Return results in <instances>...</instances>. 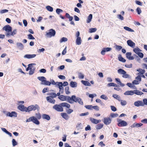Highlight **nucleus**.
Returning a JSON list of instances; mask_svg holds the SVG:
<instances>
[{"instance_id":"2f4dec72","label":"nucleus","mask_w":147,"mask_h":147,"mask_svg":"<svg viewBox=\"0 0 147 147\" xmlns=\"http://www.w3.org/2000/svg\"><path fill=\"white\" fill-rule=\"evenodd\" d=\"M113 96L114 98L117 99L119 101L120 100H121V98L119 96L117 95L116 94H113Z\"/></svg>"},{"instance_id":"423d86ee","label":"nucleus","mask_w":147,"mask_h":147,"mask_svg":"<svg viewBox=\"0 0 147 147\" xmlns=\"http://www.w3.org/2000/svg\"><path fill=\"white\" fill-rule=\"evenodd\" d=\"M53 108L58 111L62 112L63 111V109L60 105H55L53 107Z\"/></svg>"},{"instance_id":"6e6d98bb","label":"nucleus","mask_w":147,"mask_h":147,"mask_svg":"<svg viewBox=\"0 0 147 147\" xmlns=\"http://www.w3.org/2000/svg\"><path fill=\"white\" fill-rule=\"evenodd\" d=\"M28 38L29 39H34V38L31 34H30L28 35Z\"/></svg>"},{"instance_id":"3c124183","label":"nucleus","mask_w":147,"mask_h":147,"mask_svg":"<svg viewBox=\"0 0 147 147\" xmlns=\"http://www.w3.org/2000/svg\"><path fill=\"white\" fill-rule=\"evenodd\" d=\"M78 78L80 79H83L84 78V75L81 73H79L78 74Z\"/></svg>"},{"instance_id":"f257e3e1","label":"nucleus","mask_w":147,"mask_h":147,"mask_svg":"<svg viewBox=\"0 0 147 147\" xmlns=\"http://www.w3.org/2000/svg\"><path fill=\"white\" fill-rule=\"evenodd\" d=\"M37 79L42 82L41 84L47 86H50L51 84L49 81H47L46 78L44 76H39L37 77Z\"/></svg>"},{"instance_id":"6ab92c4d","label":"nucleus","mask_w":147,"mask_h":147,"mask_svg":"<svg viewBox=\"0 0 147 147\" xmlns=\"http://www.w3.org/2000/svg\"><path fill=\"white\" fill-rule=\"evenodd\" d=\"M68 96H65L63 95H61L59 96L58 98L62 101H64L66 100Z\"/></svg>"},{"instance_id":"c9c22d12","label":"nucleus","mask_w":147,"mask_h":147,"mask_svg":"<svg viewBox=\"0 0 147 147\" xmlns=\"http://www.w3.org/2000/svg\"><path fill=\"white\" fill-rule=\"evenodd\" d=\"M47 9L50 12H52L53 11V8L50 6H47L46 7Z\"/></svg>"},{"instance_id":"39448f33","label":"nucleus","mask_w":147,"mask_h":147,"mask_svg":"<svg viewBox=\"0 0 147 147\" xmlns=\"http://www.w3.org/2000/svg\"><path fill=\"white\" fill-rule=\"evenodd\" d=\"M117 121L118 122V125L119 126H125L127 125V123L125 121L121 120L120 119H118Z\"/></svg>"},{"instance_id":"1a4fd4ad","label":"nucleus","mask_w":147,"mask_h":147,"mask_svg":"<svg viewBox=\"0 0 147 147\" xmlns=\"http://www.w3.org/2000/svg\"><path fill=\"white\" fill-rule=\"evenodd\" d=\"M111 120L109 117L105 118L103 122L106 125H109L111 122Z\"/></svg>"},{"instance_id":"cd10ccee","label":"nucleus","mask_w":147,"mask_h":147,"mask_svg":"<svg viewBox=\"0 0 147 147\" xmlns=\"http://www.w3.org/2000/svg\"><path fill=\"white\" fill-rule=\"evenodd\" d=\"M81 82L85 86H90L91 85L90 83L88 81L82 80Z\"/></svg>"},{"instance_id":"c756f323","label":"nucleus","mask_w":147,"mask_h":147,"mask_svg":"<svg viewBox=\"0 0 147 147\" xmlns=\"http://www.w3.org/2000/svg\"><path fill=\"white\" fill-rule=\"evenodd\" d=\"M133 93L134 94H135L138 95H141L143 94L142 92L137 90H134Z\"/></svg>"},{"instance_id":"864d4df0","label":"nucleus","mask_w":147,"mask_h":147,"mask_svg":"<svg viewBox=\"0 0 147 147\" xmlns=\"http://www.w3.org/2000/svg\"><path fill=\"white\" fill-rule=\"evenodd\" d=\"M12 145L13 146H15L17 144V143L15 139H13L12 141Z\"/></svg>"},{"instance_id":"f3484780","label":"nucleus","mask_w":147,"mask_h":147,"mask_svg":"<svg viewBox=\"0 0 147 147\" xmlns=\"http://www.w3.org/2000/svg\"><path fill=\"white\" fill-rule=\"evenodd\" d=\"M90 120L92 122L95 124H97L101 121V120H97L92 118H90Z\"/></svg>"},{"instance_id":"de8ad7c7","label":"nucleus","mask_w":147,"mask_h":147,"mask_svg":"<svg viewBox=\"0 0 147 147\" xmlns=\"http://www.w3.org/2000/svg\"><path fill=\"white\" fill-rule=\"evenodd\" d=\"M100 98H101L104 99L105 100H107L108 99V98L107 96L104 94H102Z\"/></svg>"},{"instance_id":"20e7f679","label":"nucleus","mask_w":147,"mask_h":147,"mask_svg":"<svg viewBox=\"0 0 147 147\" xmlns=\"http://www.w3.org/2000/svg\"><path fill=\"white\" fill-rule=\"evenodd\" d=\"M56 34L55 31L53 29H50L49 32H46V36L47 38H51L52 36H54Z\"/></svg>"},{"instance_id":"b1692460","label":"nucleus","mask_w":147,"mask_h":147,"mask_svg":"<svg viewBox=\"0 0 147 147\" xmlns=\"http://www.w3.org/2000/svg\"><path fill=\"white\" fill-rule=\"evenodd\" d=\"M70 86L72 88H75L77 87V84L76 82L72 81L70 82Z\"/></svg>"},{"instance_id":"0e129e2a","label":"nucleus","mask_w":147,"mask_h":147,"mask_svg":"<svg viewBox=\"0 0 147 147\" xmlns=\"http://www.w3.org/2000/svg\"><path fill=\"white\" fill-rule=\"evenodd\" d=\"M98 144L101 147H104V146H105V144L102 141L100 142Z\"/></svg>"},{"instance_id":"393cba45","label":"nucleus","mask_w":147,"mask_h":147,"mask_svg":"<svg viewBox=\"0 0 147 147\" xmlns=\"http://www.w3.org/2000/svg\"><path fill=\"white\" fill-rule=\"evenodd\" d=\"M17 47L21 49H22L24 48V46L23 44L20 42H17L16 43Z\"/></svg>"},{"instance_id":"f704fd0d","label":"nucleus","mask_w":147,"mask_h":147,"mask_svg":"<svg viewBox=\"0 0 147 147\" xmlns=\"http://www.w3.org/2000/svg\"><path fill=\"white\" fill-rule=\"evenodd\" d=\"M133 51L135 53L138 54L141 51V50L139 48L136 47L134 49Z\"/></svg>"},{"instance_id":"dca6fc26","label":"nucleus","mask_w":147,"mask_h":147,"mask_svg":"<svg viewBox=\"0 0 147 147\" xmlns=\"http://www.w3.org/2000/svg\"><path fill=\"white\" fill-rule=\"evenodd\" d=\"M142 125L143 124L141 123H135L132 124V125L131 126V127L132 128L139 127Z\"/></svg>"},{"instance_id":"ddd939ff","label":"nucleus","mask_w":147,"mask_h":147,"mask_svg":"<svg viewBox=\"0 0 147 147\" xmlns=\"http://www.w3.org/2000/svg\"><path fill=\"white\" fill-rule=\"evenodd\" d=\"M17 32V30L16 29H15L12 32L11 31L10 33H8L7 34H6L5 35L7 37H9L10 36H13L16 34Z\"/></svg>"},{"instance_id":"a878e982","label":"nucleus","mask_w":147,"mask_h":147,"mask_svg":"<svg viewBox=\"0 0 147 147\" xmlns=\"http://www.w3.org/2000/svg\"><path fill=\"white\" fill-rule=\"evenodd\" d=\"M92 18V14H90L88 17L87 20H86V22L87 23H89L91 21Z\"/></svg>"},{"instance_id":"69168bd1","label":"nucleus","mask_w":147,"mask_h":147,"mask_svg":"<svg viewBox=\"0 0 147 147\" xmlns=\"http://www.w3.org/2000/svg\"><path fill=\"white\" fill-rule=\"evenodd\" d=\"M136 11L138 14H140L141 13V9L138 7L137 8Z\"/></svg>"},{"instance_id":"bb28decb","label":"nucleus","mask_w":147,"mask_h":147,"mask_svg":"<svg viewBox=\"0 0 147 147\" xmlns=\"http://www.w3.org/2000/svg\"><path fill=\"white\" fill-rule=\"evenodd\" d=\"M125 95H133L134 94L133 91H127L124 93Z\"/></svg>"},{"instance_id":"473e14b6","label":"nucleus","mask_w":147,"mask_h":147,"mask_svg":"<svg viewBox=\"0 0 147 147\" xmlns=\"http://www.w3.org/2000/svg\"><path fill=\"white\" fill-rule=\"evenodd\" d=\"M103 125L100 123L96 126V128L97 129H101L103 127Z\"/></svg>"},{"instance_id":"bf43d9fd","label":"nucleus","mask_w":147,"mask_h":147,"mask_svg":"<svg viewBox=\"0 0 147 147\" xmlns=\"http://www.w3.org/2000/svg\"><path fill=\"white\" fill-rule=\"evenodd\" d=\"M49 95L51 96L53 98V97H56V94L55 93H50L48 94Z\"/></svg>"},{"instance_id":"9b49d317","label":"nucleus","mask_w":147,"mask_h":147,"mask_svg":"<svg viewBox=\"0 0 147 147\" xmlns=\"http://www.w3.org/2000/svg\"><path fill=\"white\" fill-rule=\"evenodd\" d=\"M46 99L49 102L53 104H54L55 103V100L51 96H47L46 97Z\"/></svg>"},{"instance_id":"58836bf2","label":"nucleus","mask_w":147,"mask_h":147,"mask_svg":"<svg viewBox=\"0 0 147 147\" xmlns=\"http://www.w3.org/2000/svg\"><path fill=\"white\" fill-rule=\"evenodd\" d=\"M118 72L119 74H123L126 73V71L122 69H119L118 70Z\"/></svg>"},{"instance_id":"774afa93","label":"nucleus","mask_w":147,"mask_h":147,"mask_svg":"<svg viewBox=\"0 0 147 147\" xmlns=\"http://www.w3.org/2000/svg\"><path fill=\"white\" fill-rule=\"evenodd\" d=\"M122 47L120 46H116V49L118 50H120L122 49Z\"/></svg>"},{"instance_id":"f03ea898","label":"nucleus","mask_w":147,"mask_h":147,"mask_svg":"<svg viewBox=\"0 0 147 147\" xmlns=\"http://www.w3.org/2000/svg\"><path fill=\"white\" fill-rule=\"evenodd\" d=\"M31 121L36 125H38L40 124V122L34 116L31 117L27 119L26 120V122H29Z\"/></svg>"},{"instance_id":"a211bd4d","label":"nucleus","mask_w":147,"mask_h":147,"mask_svg":"<svg viewBox=\"0 0 147 147\" xmlns=\"http://www.w3.org/2000/svg\"><path fill=\"white\" fill-rule=\"evenodd\" d=\"M126 55V57L129 60H131L134 59V57L131 56V52L127 53Z\"/></svg>"},{"instance_id":"13d9d810","label":"nucleus","mask_w":147,"mask_h":147,"mask_svg":"<svg viewBox=\"0 0 147 147\" xmlns=\"http://www.w3.org/2000/svg\"><path fill=\"white\" fill-rule=\"evenodd\" d=\"M67 99L68 100V102L70 103H73V100L71 98V97L70 96H67Z\"/></svg>"},{"instance_id":"37998d69","label":"nucleus","mask_w":147,"mask_h":147,"mask_svg":"<svg viewBox=\"0 0 147 147\" xmlns=\"http://www.w3.org/2000/svg\"><path fill=\"white\" fill-rule=\"evenodd\" d=\"M97 30L96 28H90L89 29V32L90 33L95 32Z\"/></svg>"},{"instance_id":"2eb2a0df","label":"nucleus","mask_w":147,"mask_h":147,"mask_svg":"<svg viewBox=\"0 0 147 147\" xmlns=\"http://www.w3.org/2000/svg\"><path fill=\"white\" fill-rule=\"evenodd\" d=\"M134 105L136 107H139L140 106H143L144 104L141 101H136L134 103Z\"/></svg>"},{"instance_id":"f8f14e48","label":"nucleus","mask_w":147,"mask_h":147,"mask_svg":"<svg viewBox=\"0 0 147 147\" xmlns=\"http://www.w3.org/2000/svg\"><path fill=\"white\" fill-rule=\"evenodd\" d=\"M27 108L24 106L23 105H20L18 107V109L22 111H26L27 112Z\"/></svg>"},{"instance_id":"338daca9","label":"nucleus","mask_w":147,"mask_h":147,"mask_svg":"<svg viewBox=\"0 0 147 147\" xmlns=\"http://www.w3.org/2000/svg\"><path fill=\"white\" fill-rule=\"evenodd\" d=\"M136 79L137 80L139 81V82H140L141 80V78L140 76H138L136 77Z\"/></svg>"},{"instance_id":"a19ab883","label":"nucleus","mask_w":147,"mask_h":147,"mask_svg":"<svg viewBox=\"0 0 147 147\" xmlns=\"http://www.w3.org/2000/svg\"><path fill=\"white\" fill-rule=\"evenodd\" d=\"M118 59L120 61H122L123 62H125L126 60L123 58L121 55H119L118 57Z\"/></svg>"},{"instance_id":"ea45409f","label":"nucleus","mask_w":147,"mask_h":147,"mask_svg":"<svg viewBox=\"0 0 147 147\" xmlns=\"http://www.w3.org/2000/svg\"><path fill=\"white\" fill-rule=\"evenodd\" d=\"M124 29L128 31L129 32H134V31L132 29L130 28L129 27L127 26H125L124 27Z\"/></svg>"},{"instance_id":"c03bdc74","label":"nucleus","mask_w":147,"mask_h":147,"mask_svg":"<svg viewBox=\"0 0 147 147\" xmlns=\"http://www.w3.org/2000/svg\"><path fill=\"white\" fill-rule=\"evenodd\" d=\"M78 97H77L75 95H73L71 97V98L72 99L73 101L77 102V98H78Z\"/></svg>"},{"instance_id":"c85d7f7f","label":"nucleus","mask_w":147,"mask_h":147,"mask_svg":"<svg viewBox=\"0 0 147 147\" xmlns=\"http://www.w3.org/2000/svg\"><path fill=\"white\" fill-rule=\"evenodd\" d=\"M115 80L118 84H120L121 86L123 87L125 86V84L122 83L120 80L118 78H115Z\"/></svg>"},{"instance_id":"5701e85b","label":"nucleus","mask_w":147,"mask_h":147,"mask_svg":"<svg viewBox=\"0 0 147 147\" xmlns=\"http://www.w3.org/2000/svg\"><path fill=\"white\" fill-rule=\"evenodd\" d=\"M82 40L81 37L76 38V44L78 45H80L81 44Z\"/></svg>"},{"instance_id":"7ed1b4c3","label":"nucleus","mask_w":147,"mask_h":147,"mask_svg":"<svg viewBox=\"0 0 147 147\" xmlns=\"http://www.w3.org/2000/svg\"><path fill=\"white\" fill-rule=\"evenodd\" d=\"M39 107L37 105H31L28 107L27 108V112H28L32 111H35L36 109L39 110Z\"/></svg>"},{"instance_id":"4be33fe9","label":"nucleus","mask_w":147,"mask_h":147,"mask_svg":"<svg viewBox=\"0 0 147 147\" xmlns=\"http://www.w3.org/2000/svg\"><path fill=\"white\" fill-rule=\"evenodd\" d=\"M62 107H66L67 108H69L70 107V105L67 103L63 102L60 104Z\"/></svg>"},{"instance_id":"4c0bfd02","label":"nucleus","mask_w":147,"mask_h":147,"mask_svg":"<svg viewBox=\"0 0 147 147\" xmlns=\"http://www.w3.org/2000/svg\"><path fill=\"white\" fill-rule=\"evenodd\" d=\"M119 101H120V104L122 106H125L127 104V102L125 100H121H121Z\"/></svg>"},{"instance_id":"7c9ffc66","label":"nucleus","mask_w":147,"mask_h":147,"mask_svg":"<svg viewBox=\"0 0 147 147\" xmlns=\"http://www.w3.org/2000/svg\"><path fill=\"white\" fill-rule=\"evenodd\" d=\"M33 65H36V64L34 63H31V64H29L28 65V67L26 69V70L27 71H28L30 70H31L32 68V66Z\"/></svg>"},{"instance_id":"4d7b16f0","label":"nucleus","mask_w":147,"mask_h":147,"mask_svg":"<svg viewBox=\"0 0 147 147\" xmlns=\"http://www.w3.org/2000/svg\"><path fill=\"white\" fill-rule=\"evenodd\" d=\"M49 82L50 83V85H51V84L53 85H57V82H55V81L53 80H50V82Z\"/></svg>"},{"instance_id":"72a5a7b5","label":"nucleus","mask_w":147,"mask_h":147,"mask_svg":"<svg viewBox=\"0 0 147 147\" xmlns=\"http://www.w3.org/2000/svg\"><path fill=\"white\" fill-rule=\"evenodd\" d=\"M57 85L59 88V89L63 88V84L62 82H57Z\"/></svg>"},{"instance_id":"412c9836","label":"nucleus","mask_w":147,"mask_h":147,"mask_svg":"<svg viewBox=\"0 0 147 147\" xmlns=\"http://www.w3.org/2000/svg\"><path fill=\"white\" fill-rule=\"evenodd\" d=\"M42 117L43 119H45L49 121L50 119V117L49 116L46 114H43L42 115Z\"/></svg>"},{"instance_id":"680f3d73","label":"nucleus","mask_w":147,"mask_h":147,"mask_svg":"<svg viewBox=\"0 0 147 147\" xmlns=\"http://www.w3.org/2000/svg\"><path fill=\"white\" fill-rule=\"evenodd\" d=\"M140 83L139 81L137 80H134L132 82V84H138Z\"/></svg>"},{"instance_id":"49530a36","label":"nucleus","mask_w":147,"mask_h":147,"mask_svg":"<svg viewBox=\"0 0 147 147\" xmlns=\"http://www.w3.org/2000/svg\"><path fill=\"white\" fill-rule=\"evenodd\" d=\"M69 88L68 86L66 87L65 88V91L67 94H68L70 93V92L69 91Z\"/></svg>"},{"instance_id":"9d476101","label":"nucleus","mask_w":147,"mask_h":147,"mask_svg":"<svg viewBox=\"0 0 147 147\" xmlns=\"http://www.w3.org/2000/svg\"><path fill=\"white\" fill-rule=\"evenodd\" d=\"M36 56L35 54H26L24 55V57L25 58L30 59L34 58Z\"/></svg>"},{"instance_id":"0eeeda50","label":"nucleus","mask_w":147,"mask_h":147,"mask_svg":"<svg viewBox=\"0 0 147 147\" xmlns=\"http://www.w3.org/2000/svg\"><path fill=\"white\" fill-rule=\"evenodd\" d=\"M3 30H4L6 32V34L10 33L12 31V28L9 25H6L4 26L3 28Z\"/></svg>"},{"instance_id":"e2e57ef3","label":"nucleus","mask_w":147,"mask_h":147,"mask_svg":"<svg viewBox=\"0 0 147 147\" xmlns=\"http://www.w3.org/2000/svg\"><path fill=\"white\" fill-rule=\"evenodd\" d=\"M85 107L86 109H88L91 110L92 109V105H86Z\"/></svg>"},{"instance_id":"8fccbe9b","label":"nucleus","mask_w":147,"mask_h":147,"mask_svg":"<svg viewBox=\"0 0 147 147\" xmlns=\"http://www.w3.org/2000/svg\"><path fill=\"white\" fill-rule=\"evenodd\" d=\"M67 40L68 39L67 38L63 37L61 38L60 40V43H62L63 42H66L67 41Z\"/></svg>"},{"instance_id":"5fc2aeb1","label":"nucleus","mask_w":147,"mask_h":147,"mask_svg":"<svg viewBox=\"0 0 147 147\" xmlns=\"http://www.w3.org/2000/svg\"><path fill=\"white\" fill-rule=\"evenodd\" d=\"M63 12V10L57 8L56 10V12L58 14H59L60 13Z\"/></svg>"},{"instance_id":"e433bc0d","label":"nucleus","mask_w":147,"mask_h":147,"mask_svg":"<svg viewBox=\"0 0 147 147\" xmlns=\"http://www.w3.org/2000/svg\"><path fill=\"white\" fill-rule=\"evenodd\" d=\"M77 102H78L81 105H83V102L80 98L78 97V98H77Z\"/></svg>"},{"instance_id":"aec40b11","label":"nucleus","mask_w":147,"mask_h":147,"mask_svg":"<svg viewBox=\"0 0 147 147\" xmlns=\"http://www.w3.org/2000/svg\"><path fill=\"white\" fill-rule=\"evenodd\" d=\"M61 116L64 119L66 120H67L69 118V116L65 113H61Z\"/></svg>"},{"instance_id":"052dcab7","label":"nucleus","mask_w":147,"mask_h":147,"mask_svg":"<svg viewBox=\"0 0 147 147\" xmlns=\"http://www.w3.org/2000/svg\"><path fill=\"white\" fill-rule=\"evenodd\" d=\"M118 115L117 113L113 114L111 113V116L113 118L117 117L118 116Z\"/></svg>"},{"instance_id":"603ef678","label":"nucleus","mask_w":147,"mask_h":147,"mask_svg":"<svg viewBox=\"0 0 147 147\" xmlns=\"http://www.w3.org/2000/svg\"><path fill=\"white\" fill-rule=\"evenodd\" d=\"M117 18L121 21L123 20H124L123 17L122 16L121 14H118L117 15Z\"/></svg>"},{"instance_id":"6e6552de","label":"nucleus","mask_w":147,"mask_h":147,"mask_svg":"<svg viewBox=\"0 0 147 147\" xmlns=\"http://www.w3.org/2000/svg\"><path fill=\"white\" fill-rule=\"evenodd\" d=\"M17 113L15 111H12L11 113L8 112V113L7 114V116H9L10 117H16L17 116Z\"/></svg>"},{"instance_id":"a18cd8bd","label":"nucleus","mask_w":147,"mask_h":147,"mask_svg":"<svg viewBox=\"0 0 147 147\" xmlns=\"http://www.w3.org/2000/svg\"><path fill=\"white\" fill-rule=\"evenodd\" d=\"M137 71H138L139 72V73H140L142 74H144L145 72V71L144 70L142 69H137Z\"/></svg>"},{"instance_id":"79ce46f5","label":"nucleus","mask_w":147,"mask_h":147,"mask_svg":"<svg viewBox=\"0 0 147 147\" xmlns=\"http://www.w3.org/2000/svg\"><path fill=\"white\" fill-rule=\"evenodd\" d=\"M107 86L108 87L110 86H115V87H117V85L114 83H109L107 85Z\"/></svg>"},{"instance_id":"4468645a","label":"nucleus","mask_w":147,"mask_h":147,"mask_svg":"<svg viewBox=\"0 0 147 147\" xmlns=\"http://www.w3.org/2000/svg\"><path fill=\"white\" fill-rule=\"evenodd\" d=\"M127 45L132 48H134L135 46V44L131 40H128L127 41Z\"/></svg>"},{"instance_id":"09e8293b","label":"nucleus","mask_w":147,"mask_h":147,"mask_svg":"<svg viewBox=\"0 0 147 147\" xmlns=\"http://www.w3.org/2000/svg\"><path fill=\"white\" fill-rule=\"evenodd\" d=\"M35 116H36V117L38 119H40L41 118V115L39 113H36L35 114Z\"/></svg>"}]
</instances>
